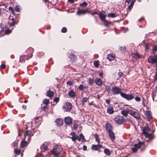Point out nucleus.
<instances>
[{"mask_svg": "<svg viewBox=\"0 0 157 157\" xmlns=\"http://www.w3.org/2000/svg\"><path fill=\"white\" fill-rule=\"evenodd\" d=\"M54 156L58 157L60 155V152L59 151H57L52 153Z\"/></svg>", "mask_w": 157, "mask_h": 157, "instance_id": "obj_27", "label": "nucleus"}, {"mask_svg": "<svg viewBox=\"0 0 157 157\" xmlns=\"http://www.w3.org/2000/svg\"><path fill=\"white\" fill-rule=\"evenodd\" d=\"M93 80L92 79L90 78L89 79V84L90 85H91L93 83Z\"/></svg>", "mask_w": 157, "mask_h": 157, "instance_id": "obj_43", "label": "nucleus"}, {"mask_svg": "<svg viewBox=\"0 0 157 157\" xmlns=\"http://www.w3.org/2000/svg\"><path fill=\"white\" fill-rule=\"evenodd\" d=\"M68 1L69 2H70L71 3H73L74 2V0H68Z\"/></svg>", "mask_w": 157, "mask_h": 157, "instance_id": "obj_64", "label": "nucleus"}, {"mask_svg": "<svg viewBox=\"0 0 157 157\" xmlns=\"http://www.w3.org/2000/svg\"><path fill=\"white\" fill-rule=\"evenodd\" d=\"M135 99V100L137 101H139L141 100L140 98L138 97H136Z\"/></svg>", "mask_w": 157, "mask_h": 157, "instance_id": "obj_49", "label": "nucleus"}, {"mask_svg": "<svg viewBox=\"0 0 157 157\" xmlns=\"http://www.w3.org/2000/svg\"><path fill=\"white\" fill-rule=\"evenodd\" d=\"M121 113L123 116L126 117L128 113V111L127 110H123L121 111Z\"/></svg>", "mask_w": 157, "mask_h": 157, "instance_id": "obj_23", "label": "nucleus"}, {"mask_svg": "<svg viewBox=\"0 0 157 157\" xmlns=\"http://www.w3.org/2000/svg\"><path fill=\"white\" fill-rule=\"evenodd\" d=\"M69 96L71 98H74L76 96L75 92L73 90H71L68 93Z\"/></svg>", "mask_w": 157, "mask_h": 157, "instance_id": "obj_12", "label": "nucleus"}, {"mask_svg": "<svg viewBox=\"0 0 157 157\" xmlns=\"http://www.w3.org/2000/svg\"><path fill=\"white\" fill-rule=\"evenodd\" d=\"M150 44H145V48L146 50H147L149 49Z\"/></svg>", "mask_w": 157, "mask_h": 157, "instance_id": "obj_44", "label": "nucleus"}, {"mask_svg": "<svg viewBox=\"0 0 157 157\" xmlns=\"http://www.w3.org/2000/svg\"><path fill=\"white\" fill-rule=\"evenodd\" d=\"M72 83L71 81H68L67 82V84L68 85H71L72 84Z\"/></svg>", "mask_w": 157, "mask_h": 157, "instance_id": "obj_61", "label": "nucleus"}, {"mask_svg": "<svg viewBox=\"0 0 157 157\" xmlns=\"http://www.w3.org/2000/svg\"><path fill=\"white\" fill-rule=\"evenodd\" d=\"M103 72H101L99 73V75L102 78V75H103Z\"/></svg>", "mask_w": 157, "mask_h": 157, "instance_id": "obj_59", "label": "nucleus"}, {"mask_svg": "<svg viewBox=\"0 0 157 157\" xmlns=\"http://www.w3.org/2000/svg\"><path fill=\"white\" fill-rule=\"evenodd\" d=\"M95 82L96 84L98 86H101L102 84V80L98 78H96L95 80Z\"/></svg>", "mask_w": 157, "mask_h": 157, "instance_id": "obj_13", "label": "nucleus"}, {"mask_svg": "<svg viewBox=\"0 0 157 157\" xmlns=\"http://www.w3.org/2000/svg\"><path fill=\"white\" fill-rule=\"evenodd\" d=\"M94 65L95 67H99V63L98 61H95L94 62Z\"/></svg>", "mask_w": 157, "mask_h": 157, "instance_id": "obj_38", "label": "nucleus"}, {"mask_svg": "<svg viewBox=\"0 0 157 157\" xmlns=\"http://www.w3.org/2000/svg\"><path fill=\"white\" fill-rule=\"evenodd\" d=\"M79 140H78L79 141L82 140L83 141L84 140V136L82 134H80L79 136Z\"/></svg>", "mask_w": 157, "mask_h": 157, "instance_id": "obj_34", "label": "nucleus"}, {"mask_svg": "<svg viewBox=\"0 0 157 157\" xmlns=\"http://www.w3.org/2000/svg\"><path fill=\"white\" fill-rule=\"evenodd\" d=\"M47 108V106L45 105L42 108V110H45V109Z\"/></svg>", "mask_w": 157, "mask_h": 157, "instance_id": "obj_62", "label": "nucleus"}, {"mask_svg": "<svg viewBox=\"0 0 157 157\" xmlns=\"http://www.w3.org/2000/svg\"><path fill=\"white\" fill-rule=\"evenodd\" d=\"M118 76L121 77L122 76L123 77V73L121 72H118Z\"/></svg>", "mask_w": 157, "mask_h": 157, "instance_id": "obj_52", "label": "nucleus"}, {"mask_svg": "<svg viewBox=\"0 0 157 157\" xmlns=\"http://www.w3.org/2000/svg\"><path fill=\"white\" fill-rule=\"evenodd\" d=\"M40 148L42 151L47 150L48 149V147L45 144H44L40 146Z\"/></svg>", "mask_w": 157, "mask_h": 157, "instance_id": "obj_22", "label": "nucleus"}, {"mask_svg": "<svg viewBox=\"0 0 157 157\" xmlns=\"http://www.w3.org/2000/svg\"><path fill=\"white\" fill-rule=\"evenodd\" d=\"M71 139H72L73 141H75L77 139L78 140H79V136H72L71 137Z\"/></svg>", "mask_w": 157, "mask_h": 157, "instance_id": "obj_28", "label": "nucleus"}, {"mask_svg": "<svg viewBox=\"0 0 157 157\" xmlns=\"http://www.w3.org/2000/svg\"><path fill=\"white\" fill-rule=\"evenodd\" d=\"M83 150L84 151H86L87 150V147L86 146L84 145L83 147Z\"/></svg>", "mask_w": 157, "mask_h": 157, "instance_id": "obj_56", "label": "nucleus"}, {"mask_svg": "<svg viewBox=\"0 0 157 157\" xmlns=\"http://www.w3.org/2000/svg\"><path fill=\"white\" fill-rule=\"evenodd\" d=\"M10 26H13L14 25V21H13L12 22L10 23Z\"/></svg>", "mask_w": 157, "mask_h": 157, "instance_id": "obj_55", "label": "nucleus"}, {"mask_svg": "<svg viewBox=\"0 0 157 157\" xmlns=\"http://www.w3.org/2000/svg\"><path fill=\"white\" fill-rule=\"evenodd\" d=\"M95 138L96 141L98 142H99L100 141V140L99 138V136L98 135H96L95 136Z\"/></svg>", "mask_w": 157, "mask_h": 157, "instance_id": "obj_40", "label": "nucleus"}, {"mask_svg": "<svg viewBox=\"0 0 157 157\" xmlns=\"http://www.w3.org/2000/svg\"><path fill=\"white\" fill-rule=\"evenodd\" d=\"M108 16L109 17H116V15L114 13H110L108 15Z\"/></svg>", "mask_w": 157, "mask_h": 157, "instance_id": "obj_33", "label": "nucleus"}, {"mask_svg": "<svg viewBox=\"0 0 157 157\" xmlns=\"http://www.w3.org/2000/svg\"><path fill=\"white\" fill-rule=\"evenodd\" d=\"M137 148L135 147L132 148V151L134 152H136L137 151Z\"/></svg>", "mask_w": 157, "mask_h": 157, "instance_id": "obj_45", "label": "nucleus"}, {"mask_svg": "<svg viewBox=\"0 0 157 157\" xmlns=\"http://www.w3.org/2000/svg\"><path fill=\"white\" fill-rule=\"evenodd\" d=\"M153 51H157V46H154L153 48Z\"/></svg>", "mask_w": 157, "mask_h": 157, "instance_id": "obj_54", "label": "nucleus"}, {"mask_svg": "<svg viewBox=\"0 0 157 157\" xmlns=\"http://www.w3.org/2000/svg\"><path fill=\"white\" fill-rule=\"evenodd\" d=\"M67 31V29L66 28L64 27L62 28V31L63 33H65Z\"/></svg>", "mask_w": 157, "mask_h": 157, "instance_id": "obj_48", "label": "nucleus"}, {"mask_svg": "<svg viewBox=\"0 0 157 157\" xmlns=\"http://www.w3.org/2000/svg\"><path fill=\"white\" fill-rule=\"evenodd\" d=\"M120 50L122 51H124L126 50V47L124 46L120 47Z\"/></svg>", "mask_w": 157, "mask_h": 157, "instance_id": "obj_46", "label": "nucleus"}, {"mask_svg": "<svg viewBox=\"0 0 157 157\" xmlns=\"http://www.w3.org/2000/svg\"><path fill=\"white\" fill-rule=\"evenodd\" d=\"M72 105L69 102H66L64 105L63 108L64 110L67 112L70 111L72 109Z\"/></svg>", "mask_w": 157, "mask_h": 157, "instance_id": "obj_4", "label": "nucleus"}, {"mask_svg": "<svg viewBox=\"0 0 157 157\" xmlns=\"http://www.w3.org/2000/svg\"><path fill=\"white\" fill-rule=\"evenodd\" d=\"M143 133L146 137L149 139H151L153 137L152 136L151 134H149L144 130H143Z\"/></svg>", "mask_w": 157, "mask_h": 157, "instance_id": "obj_15", "label": "nucleus"}, {"mask_svg": "<svg viewBox=\"0 0 157 157\" xmlns=\"http://www.w3.org/2000/svg\"><path fill=\"white\" fill-rule=\"evenodd\" d=\"M63 120L62 119H57L56 120V123L57 124L61 125L63 124Z\"/></svg>", "mask_w": 157, "mask_h": 157, "instance_id": "obj_19", "label": "nucleus"}, {"mask_svg": "<svg viewBox=\"0 0 157 157\" xmlns=\"http://www.w3.org/2000/svg\"><path fill=\"white\" fill-rule=\"evenodd\" d=\"M129 113L131 115L137 119H140V118L139 114L138 112L136 111L133 110H131L130 111Z\"/></svg>", "mask_w": 157, "mask_h": 157, "instance_id": "obj_5", "label": "nucleus"}, {"mask_svg": "<svg viewBox=\"0 0 157 157\" xmlns=\"http://www.w3.org/2000/svg\"><path fill=\"white\" fill-rule=\"evenodd\" d=\"M99 17L101 20L103 22L106 26H108L109 22L105 20V18L106 15L105 13V12L103 11H101L99 14Z\"/></svg>", "mask_w": 157, "mask_h": 157, "instance_id": "obj_2", "label": "nucleus"}, {"mask_svg": "<svg viewBox=\"0 0 157 157\" xmlns=\"http://www.w3.org/2000/svg\"><path fill=\"white\" fill-rule=\"evenodd\" d=\"M115 57V55L113 54H110L108 55L107 57V59L110 61L113 60Z\"/></svg>", "mask_w": 157, "mask_h": 157, "instance_id": "obj_18", "label": "nucleus"}, {"mask_svg": "<svg viewBox=\"0 0 157 157\" xmlns=\"http://www.w3.org/2000/svg\"><path fill=\"white\" fill-rule=\"evenodd\" d=\"M73 128L75 129H76L78 128V125L76 123H75L74 125H73Z\"/></svg>", "mask_w": 157, "mask_h": 157, "instance_id": "obj_50", "label": "nucleus"}, {"mask_svg": "<svg viewBox=\"0 0 157 157\" xmlns=\"http://www.w3.org/2000/svg\"><path fill=\"white\" fill-rule=\"evenodd\" d=\"M104 153L106 155H109L111 154V151L108 149L105 148L104 150Z\"/></svg>", "mask_w": 157, "mask_h": 157, "instance_id": "obj_21", "label": "nucleus"}, {"mask_svg": "<svg viewBox=\"0 0 157 157\" xmlns=\"http://www.w3.org/2000/svg\"><path fill=\"white\" fill-rule=\"evenodd\" d=\"M59 98L58 97H56L54 99V101L56 102V103L58 102L59 101Z\"/></svg>", "mask_w": 157, "mask_h": 157, "instance_id": "obj_51", "label": "nucleus"}, {"mask_svg": "<svg viewBox=\"0 0 157 157\" xmlns=\"http://www.w3.org/2000/svg\"><path fill=\"white\" fill-rule=\"evenodd\" d=\"M47 96L50 98L52 97L53 95V93L51 91H49L47 92Z\"/></svg>", "mask_w": 157, "mask_h": 157, "instance_id": "obj_25", "label": "nucleus"}, {"mask_svg": "<svg viewBox=\"0 0 157 157\" xmlns=\"http://www.w3.org/2000/svg\"><path fill=\"white\" fill-rule=\"evenodd\" d=\"M120 94L121 96L123 98H125L128 100H131L134 98L133 95L131 94H127L125 93L122 92L120 89L118 88V94Z\"/></svg>", "mask_w": 157, "mask_h": 157, "instance_id": "obj_1", "label": "nucleus"}, {"mask_svg": "<svg viewBox=\"0 0 157 157\" xmlns=\"http://www.w3.org/2000/svg\"><path fill=\"white\" fill-rule=\"evenodd\" d=\"M14 151L15 153L17 155H19L21 152V151L19 149H14Z\"/></svg>", "mask_w": 157, "mask_h": 157, "instance_id": "obj_30", "label": "nucleus"}, {"mask_svg": "<svg viewBox=\"0 0 157 157\" xmlns=\"http://www.w3.org/2000/svg\"><path fill=\"white\" fill-rule=\"evenodd\" d=\"M11 32V30L9 29H7L5 31V33L6 34H10Z\"/></svg>", "mask_w": 157, "mask_h": 157, "instance_id": "obj_41", "label": "nucleus"}, {"mask_svg": "<svg viewBox=\"0 0 157 157\" xmlns=\"http://www.w3.org/2000/svg\"><path fill=\"white\" fill-rule=\"evenodd\" d=\"M9 10L12 12V13H14V10L11 7H10Z\"/></svg>", "mask_w": 157, "mask_h": 157, "instance_id": "obj_58", "label": "nucleus"}, {"mask_svg": "<svg viewBox=\"0 0 157 157\" xmlns=\"http://www.w3.org/2000/svg\"><path fill=\"white\" fill-rule=\"evenodd\" d=\"M145 129L148 131H150V128H149L148 127H145Z\"/></svg>", "mask_w": 157, "mask_h": 157, "instance_id": "obj_63", "label": "nucleus"}, {"mask_svg": "<svg viewBox=\"0 0 157 157\" xmlns=\"http://www.w3.org/2000/svg\"><path fill=\"white\" fill-rule=\"evenodd\" d=\"M70 134H71V135L72 136H75V132H71V133Z\"/></svg>", "mask_w": 157, "mask_h": 157, "instance_id": "obj_60", "label": "nucleus"}, {"mask_svg": "<svg viewBox=\"0 0 157 157\" xmlns=\"http://www.w3.org/2000/svg\"><path fill=\"white\" fill-rule=\"evenodd\" d=\"M157 60V55H154L149 56L148 58V61L151 63H154Z\"/></svg>", "mask_w": 157, "mask_h": 157, "instance_id": "obj_6", "label": "nucleus"}, {"mask_svg": "<svg viewBox=\"0 0 157 157\" xmlns=\"http://www.w3.org/2000/svg\"><path fill=\"white\" fill-rule=\"evenodd\" d=\"M49 100L47 99H44L43 100V103L45 105H48L49 103Z\"/></svg>", "mask_w": 157, "mask_h": 157, "instance_id": "obj_31", "label": "nucleus"}, {"mask_svg": "<svg viewBox=\"0 0 157 157\" xmlns=\"http://www.w3.org/2000/svg\"><path fill=\"white\" fill-rule=\"evenodd\" d=\"M69 57L72 61L75 60L77 59L76 56L75 55L72 54L70 55Z\"/></svg>", "mask_w": 157, "mask_h": 157, "instance_id": "obj_20", "label": "nucleus"}, {"mask_svg": "<svg viewBox=\"0 0 157 157\" xmlns=\"http://www.w3.org/2000/svg\"><path fill=\"white\" fill-rule=\"evenodd\" d=\"M109 136H110V137L111 140L112 141H113L115 138V135L114 133L112 131H110L108 132Z\"/></svg>", "mask_w": 157, "mask_h": 157, "instance_id": "obj_16", "label": "nucleus"}, {"mask_svg": "<svg viewBox=\"0 0 157 157\" xmlns=\"http://www.w3.org/2000/svg\"><path fill=\"white\" fill-rule=\"evenodd\" d=\"M1 67L2 69H4L6 67V65L5 64H2L1 65Z\"/></svg>", "mask_w": 157, "mask_h": 157, "instance_id": "obj_57", "label": "nucleus"}, {"mask_svg": "<svg viewBox=\"0 0 157 157\" xmlns=\"http://www.w3.org/2000/svg\"><path fill=\"white\" fill-rule=\"evenodd\" d=\"M126 122V120L122 116H118V124H122Z\"/></svg>", "mask_w": 157, "mask_h": 157, "instance_id": "obj_9", "label": "nucleus"}, {"mask_svg": "<svg viewBox=\"0 0 157 157\" xmlns=\"http://www.w3.org/2000/svg\"><path fill=\"white\" fill-rule=\"evenodd\" d=\"M33 135V134H32V132L31 130H26L24 134V140H26L30 141L31 139L30 137Z\"/></svg>", "mask_w": 157, "mask_h": 157, "instance_id": "obj_3", "label": "nucleus"}, {"mask_svg": "<svg viewBox=\"0 0 157 157\" xmlns=\"http://www.w3.org/2000/svg\"><path fill=\"white\" fill-rule=\"evenodd\" d=\"M64 122L67 124H71L72 122V118L69 117H67L64 119Z\"/></svg>", "mask_w": 157, "mask_h": 157, "instance_id": "obj_10", "label": "nucleus"}, {"mask_svg": "<svg viewBox=\"0 0 157 157\" xmlns=\"http://www.w3.org/2000/svg\"><path fill=\"white\" fill-rule=\"evenodd\" d=\"M98 149V146L97 145H93L92 146V149L97 150Z\"/></svg>", "mask_w": 157, "mask_h": 157, "instance_id": "obj_36", "label": "nucleus"}, {"mask_svg": "<svg viewBox=\"0 0 157 157\" xmlns=\"http://www.w3.org/2000/svg\"><path fill=\"white\" fill-rule=\"evenodd\" d=\"M29 141V140H24H24H23L21 142V146L22 147H24L27 145L28 144V141Z\"/></svg>", "mask_w": 157, "mask_h": 157, "instance_id": "obj_14", "label": "nucleus"}, {"mask_svg": "<svg viewBox=\"0 0 157 157\" xmlns=\"http://www.w3.org/2000/svg\"><path fill=\"white\" fill-rule=\"evenodd\" d=\"M90 12V10L88 9H86L82 10H78L77 12L76 13L77 14L80 15L81 14H84L86 13H89Z\"/></svg>", "mask_w": 157, "mask_h": 157, "instance_id": "obj_7", "label": "nucleus"}, {"mask_svg": "<svg viewBox=\"0 0 157 157\" xmlns=\"http://www.w3.org/2000/svg\"><path fill=\"white\" fill-rule=\"evenodd\" d=\"M15 10L17 12H20V7L18 6H16L15 7Z\"/></svg>", "mask_w": 157, "mask_h": 157, "instance_id": "obj_42", "label": "nucleus"}, {"mask_svg": "<svg viewBox=\"0 0 157 157\" xmlns=\"http://www.w3.org/2000/svg\"><path fill=\"white\" fill-rule=\"evenodd\" d=\"M79 89L81 90H83L85 88L84 86L82 85H80L78 86Z\"/></svg>", "mask_w": 157, "mask_h": 157, "instance_id": "obj_37", "label": "nucleus"}, {"mask_svg": "<svg viewBox=\"0 0 157 157\" xmlns=\"http://www.w3.org/2000/svg\"><path fill=\"white\" fill-rule=\"evenodd\" d=\"M145 115L148 119L150 121L152 118V116L150 111L147 110L145 113Z\"/></svg>", "mask_w": 157, "mask_h": 157, "instance_id": "obj_11", "label": "nucleus"}, {"mask_svg": "<svg viewBox=\"0 0 157 157\" xmlns=\"http://www.w3.org/2000/svg\"><path fill=\"white\" fill-rule=\"evenodd\" d=\"M142 144V143H139L138 144H135L134 146V147H136L138 149L140 147Z\"/></svg>", "mask_w": 157, "mask_h": 157, "instance_id": "obj_35", "label": "nucleus"}, {"mask_svg": "<svg viewBox=\"0 0 157 157\" xmlns=\"http://www.w3.org/2000/svg\"><path fill=\"white\" fill-rule=\"evenodd\" d=\"M133 5V4L132 3L130 5H129L128 7V9L129 10H130L131 8L132 7Z\"/></svg>", "mask_w": 157, "mask_h": 157, "instance_id": "obj_53", "label": "nucleus"}, {"mask_svg": "<svg viewBox=\"0 0 157 157\" xmlns=\"http://www.w3.org/2000/svg\"><path fill=\"white\" fill-rule=\"evenodd\" d=\"M105 127L106 129L108 132L112 131L113 129V127L112 125L110 124L107 123L105 124Z\"/></svg>", "mask_w": 157, "mask_h": 157, "instance_id": "obj_8", "label": "nucleus"}, {"mask_svg": "<svg viewBox=\"0 0 157 157\" xmlns=\"http://www.w3.org/2000/svg\"><path fill=\"white\" fill-rule=\"evenodd\" d=\"M112 92L113 94H118V88L117 87H113L112 88Z\"/></svg>", "mask_w": 157, "mask_h": 157, "instance_id": "obj_24", "label": "nucleus"}, {"mask_svg": "<svg viewBox=\"0 0 157 157\" xmlns=\"http://www.w3.org/2000/svg\"><path fill=\"white\" fill-rule=\"evenodd\" d=\"M57 149H58V146L57 145L54 146L53 147V150L52 151V153L54 152H55L56 151H57Z\"/></svg>", "mask_w": 157, "mask_h": 157, "instance_id": "obj_32", "label": "nucleus"}, {"mask_svg": "<svg viewBox=\"0 0 157 157\" xmlns=\"http://www.w3.org/2000/svg\"><path fill=\"white\" fill-rule=\"evenodd\" d=\"M107 112L109 114H112L114 112L113 107L110 106H108L107 108Z\"/></svg>", "mask_w": 157, "mask_h": 157, "instance_id": "obj_17", "label": "nucleus"}, {"mask_svg": "<svg viewBox=\"0 0 157 157\" xmlns=\"http://www.w3.org/2000/svg\"><path fill=\"white\" fill-rule=\"evenodd\" d=\"M87 5V3L86 2H84L83 3L80 4V6H86Z\"/></svg>", "mask_w": 157, "mask_h": 157, "instance_id": "obj_47", "label": "nucleus"}, {"mask_svg": "<svg viewBox=\"0 0 157 157\" xmlns=\"http://www.w3.org/2000/svg\"><path fill=\"white\" fill-rule=\"evenodd\" d=\"M89 98H83L82 99V102L83 104L88 100Z\"/></svg>", "mask_w": 157, "mask_h": 157, "instance_id": "obj_29", "label": "nucleus"}, {"mask_svg": "<svg viewBox=\"0 0 157 157\" xmlns=\"http://www.w3.org/2000/svg\"><path fill=\"white\" fill-rule=\"evenodd\" d=\"M131 56L132 57L135 58H137L140 57V56L137 53H132L131 54Z\"/></svg>", "mask_w": 157, "mask_h": 157, "instance_id": "obj_26", "label": "nucleus"}, {"mask_svg": "<svg viewBox=\"0 0 157 157\" xmlns=\"http://www.w3.org/2000/svg\"><path fill=\"white\" fill-rule=\"evenodd\" d=\"M106 89L107 90V91L108 92L110 93L111 92V89L108 86H105Z\"/></svg>", "mask_w": 157, "mask_h": 157, "instance_id": "obj_39", "label": "nucleus"}]
</instances>
